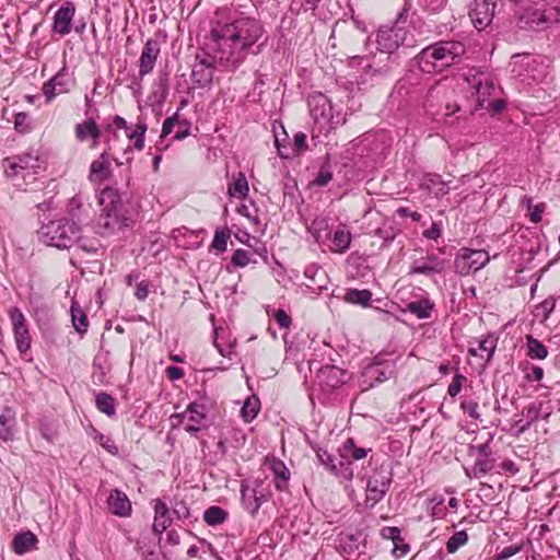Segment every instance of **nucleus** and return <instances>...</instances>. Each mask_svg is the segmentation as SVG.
I'll use <instances>...</instances> for the list:
<instances>
[{"instance_id":"nucleus-7","label":"nucleus","mask_w":560,"mask_h":560,"mask_svg":"<svg viewBox=\"0 0 560 560\" xmlns=\"http://www.w3.org/2000/svg\"><path fill=\"white\" fill-rule=\"evenodd\" d=\"M489 261L490 256L486 250L462 248L455 258L454 268L457 273L466 276L483 268Z\"/></svg>"},{"instance_id":"nucleus-47","label":"nucleus","mask_w":560,"mask_h":560,"mask_svg":"<svg viewBox=\"0 0 560 560\" xmlns=\"http://www.w3.org/2000/svg\"><path fill=\"white\" fill-rule=\"evenodd\" d=\"M230 237L229 232L217 230L211 244V247L223 253L228 247V240Z\"/></svg>"},{"instance_id":"nucleus-12","label":"nucleus","mask_w":560,"mask_h":560,"mask_svg":"<svg viewBox=\"0 0 560 560\" xmlns=\"http://www.w3.org/2000/svg\"><path fill=\"white\" fill-rule=\"evenodd\" d=\"M494 9L495 3L492 0H474L469 11L474 26L482 31L490 25L494 16Z\"/></svg>"},{"instance_id":"nucleus-20","label":"nucleus","mask_w":560,"mask_h":560,"mask_svg":"<svg viewBox=\"0 0 560 560\" xmlns=\"http://www.w3.org/2000/svg\"><path fill=\"white\" fill-rule=\"evenodd\" d=\"M205 409L206 408L203 405L192 402L183 413H176L173 416V418L179 420L188 418V420L192 423L186 424L185 430L190 434H195L200 431V427L198 425V423H200L206 418Z\"/></svg>"},{"instance_id":"nucleus-53","label":"nucleus","mask_w":560,"mask_h":560,"mask_svg":"<svg viewBox=\"0 0 560 560\" xmlns=\"http://www.w3.org/2000/svg\"><path fill=\"white\" fill-rule=\"evenodd\" d=\"M460 408L471 419L478 420L480 418V413L478 412V402L477 401H475V400H463L460 402Z\"/></svg>"},{"instance_id":"nucleus-63","label":"nucleus","mask_w":560,"mask_h":560,"mask_svg":"<svg viewBox=\"0 0 560 560\" xmlns=\"http://www.w3.org/2000/svg\"><path fill=\"white\" fill-rule=\"evenodd\" d=\"M190 132V124L187 120H179L178 121V131L175 135L176 140H183L187 136H189Z\"/></svg>"},{"instance_id":"nucleus-32","label":"nucleus","mask_w":560,"mask_h":560,"mask_svg":"<svg viewBox=\"0 0 560 560\" xmlns=\"http://www.w3.org/2000/svg\"><path fill=\"white\" fill-rule=\"evenodd\" d=\"M70 313L73 328L78 334L84 335L89 328V320L86 314L81 308L78 302H72Z\"/></svg>"},{"instance_id":"nucleus-13","label":"nucleus","mask_w":560,"mask_h":560,"mask_svg":"<svg viewBox=\"0 0 560 560\" xmlns=\"http://www.w3.org/2000/svg\"><path fill=\"white\" fill-rule=\"evenodd\" d=\"M73 85V79L66 67H62L56 75L43 85V93L48 102L57 94L68 93Z\"/></svg>"},{"instance_id":"nucleus-43","label":"nucleus","mask_w":560,"mask_h":560,"mask_svg":"<svg viewBox=\"0 0 560 560\" xmlns=\"http://www.w3.org/2000/svg\"><path fill=\"white\" fill-rule=\"evenodd\" d=\"M372 299V293L369 290L349 289L345 295V300L351 304H359L366 306Z\"/></svg>"},{"instance_id":"nucleus-55","label":"nucleus","mask_w":560,"mask_h":560,"mask_svg":"<svg viewBox=\"0 0 560 560\" xmlns=\"http://www.w3.org/2000/svg\"><path fill=\"white\" fill-rule=\"evenodd\" d=\"M521 550L522 546L520 545L506 546L500 552H498L494 560H508L509 558L518 553Z\"/></svg>"},{"instance_id":"nucleus-39","label":"nucleus","mask_w":560,"mask_h":560,"mask_svg":"<svg viewBox=\"0 0 560 560\" xmlns=\"http://www.w3.org/2000/svg\"><path fill=\"white\" fill-rule=\"evenodd\" d=\"M229 513L218 505H211L203 513V520L209 526H218L228 520Z\"/></svg>"},{"instance_id":"nucleus-8","label":"nucleus","mask_w":560,"mask_h":560,"mask_svg":"<svg viewBox=\"0 0 560 560\" xmlns=\"http://www.w3.org/2000/svg\"><path fill=\"white\" fill-rule=\"evenodd\" d=\"M9 317L12 324L16 348L21 354H24L31 349L32 342L26 318L16 306L9 310Z\"/></svg>"},{"instance_id":"nucleus-57","label":"nucleus","mask_w":560,"mask_h":560,"mask_svg":"<svg viewBox=\"0 0 560 560\" xmlns=\"http://www.w3.org/2000/svg\"><path fill=\"white\" fill-rule=\"evenodd\" d=\"M382 536L386 539L393 540L395 544L396 541H402V538L400 537V529L395 526H386L382 529Z\"/></svg>"},{"instance_id":"nucleus-42","label":"nucleus","mask_w":560,"mask_h":560,"mask_svg":"<svg viewBox=\"0 0 560 560\" xmlns=\"http://www.w3.org/2000/svg\"><path fill=\"white\" fill-rule=\"evenodd\" d=\"M527 341V354L532 359L542 360L548 355L547 348L536 338L528 335L526 336Z\"/></svg>"},{"instance_id":"nucleus-22","label":"nucleus","mask_w":560,"mask_h":560,"mask_svg":"<svg viewBox=\"0 0 560 560\" xmlns=\"http://www.w3.org/2000/svg\"><path fill=\"white\" fill-rule=\"evenodd\" d=\"M16 429V413L13 408L7 406L0 415V439L4 442L14 439Z\"/></svg>"},{"instance_id":"nucleus-59","label":"nucleus","mask_w":560,"mask_h":560,"mask_svg":"<svg viewBox=\"0 0 560 560\" xmlns=\"http://www.w3.org/2000/svg\"><path fill=\"white\" fill-rule=\"evenodd\" d=\"M178 114H174L173 116L171 117H167L164 122H163V126H162V133H161V137H166L168 136L172 130H173V127L177 124L178 125Z\"/></svg>"},{"instance_id":"nucleus-51","label":"nucleus","mask_w":560,"mask_h":560,"mask_svg":"<svg viewBox=\"0 0 560 560\" xmlns=\"http://www.w3.org/2000/svg\"><path fill=\"white\" fill-rule=\"evenodd\" d=\"M158 90L156 92L160 93L161 101H165L166 96L168 94V73L167 72H161L159 74L158 81H156Z\"/></svg>"},{"instance_id":"nucleus-19","label":"nucleus","mask_w":560,"mask_h":560,"mask_svg":"<svg viewBox=\"0 0 560 560\" xmlns=\"http://www.w3.org/2000/svg\"><path fill=\"white\" fill-rule=\"evenodd\" d=\"M109 154L104 151L90 165L89 180L92 183H103L112 177Z\"/></svg>"},{"instance_id":"nucleus-15","label":"nucleus","mask_w":560,"mask_h":560,"mask_svg":"<svg viewBox=\"0 0 560 560\" xmlns=\"http://www.w3.org/2000/svg\"><path fill=\"white\" fill-rule=\"evenodd\" d=\"M5 174L9 177L16 176L22 171H35L39 167V160L31 153H23L18 156L8 158L3 161Z\"/></svg>"},{"instance_id":"nucleus-50","label":"nucleus","mask_w":560,"mask_h":560,"mask_svg":"<svg viewBox=\"0 0 560 560\" xmlns=\"http://www.w3.org/2000/svg\"><path fill=\"white\" fill-rule=\"evenodd\" d=\"M14 128L19 132H27L31 128L30 116L26 113H18L14 119Z\"/></svg>"},{"instance_id":"nucleus-17","label":"nucleus","mask_w":560,"mask_h":560,"mask_svg":"<svg viewBox=\"0 0 560 560\" xmlns=\"http://www.w3.org/2000/svg\"><path fill=\"white\" fill-rule=\"evenodd\" d=\"M74 12L75 8L72 2H66L61 5L54 14L52 31L61 36L69 34Z\"/></svg>"},{"instance_id":"nucleus-34","label":"nucleus","mask_w":560,"mask_h":560,"mask_svg":"<svg viewBox=\"0 0 560 560\" xmlns=\"http://www.w3.org/2000/svg\"><path fill=\"white\" fill-rule=\"evenodd\" d=\"M271 470L275 475V486L279 491H284L288 487V480L290 477L289 469L281 460H272Z\"/></svg>"},{"instance_id":"nucleus-3","label":"nucleus","mask_w":560,"mask_h":560,"mask_svg":"<svg viewBox=\"0 0 560 560\" xmlns=\"http://www.w3.org/2000/svg\"><path fill=\"white\" fill-rule=\"evenodd\" d=\"M465 51V46L460 42L441 40L423 48L416 60L422 72L434 73L457 63Z\"/></svg>"},{"instance_id":"nucleus-29","label":"nucleus","mask_w":560,"mask_h":560,"mask_svg":"<svg viewBox=\"0 0 560 560\" xmlns=\"http://www.w3.org/2000/svg\"><path fill=\"white\" fill-rule=\"evenodd\" d=\"M37 537L30 530L15 535L12 546L16 555H24L32 550L37 544Z\"/></svg>"},{"instance_id":"nucleus-9","label":"nucleus","mask_w":560,"mask_h":560,"mask_svg":"<svg viewBox=\"0 0 560 560\" xmlns=\"http://www.w3.org/2000/svg\"><path fill=\"white\" fill-rule=\"evenodd\" d=\"M407 38V30L398 25L381 27L376 34L377 49L382 52L393 54Z\"/></svg>"},{"instance_id":"nucleus-10","label":"nucleus","mask_w":560,"mask_h":560,"mask_svg":"<svg viewBox=\"0 0 560 560\" xmlns=\"http://www.w3.org/2000/svg\"><path fill=\"white\" fill-rule=\"evenodd\" d=\"M347 382V372L336 365H325L316 374V383L323 392L330 393Z\"/></svg>"},{"instance_id":"nucleus-61","label":"nucleus","mask_w":560,"mask_h":560,"mask_svg":"<svg viewBox=\"0 0 560 560\" xmlns=\"http://www.w3.org/2000/svg\"><path fill=\"white\" fill-rule=\"evenodd\" d=\"M275 318L281 328H289L291 325V317L283 310H277L275 313Z\"/></svg>"},{"instance_id":"nucleus-6","label":"nucleus","mask_w":560,"mask_h":560,"mask_svg":"<svg viewBox=\"0 0 560 560\" xmlns=\"http://www.w3.org/2000/svg\"><path fill=\"white\" fill-rule=\"evenodd\" d=\"M392 479L393 472L383 466L373 471L369 477L366 485V505L373 508L376 503L383 500L389 489Z\"/></svg>"},{"instance_id":"nucleus-44","label":"nucleus","mask_w":560,"mask_h":560,"mask_svg":"<svg viewBox=\"0 0 560 560\" xmlns=\"http://www.w3.org/2000/svg\"><path fill=\"white\" fill-rule=\"evenodd\" d=\"M83 211H84V209H83V202H82L81 198L79 196L72 197L69 200L68 206H67V212L71 217L69 220L75 221V222H78V224H80L83 221V219H82Z\"/></svg>"},{"instance_id":"nucleus-28","label":"nucleus","mask_w":560,"mask_h":560,"mask_svg":"<svg viewBox=\"0 0 560 560\" xmlns=\"http://www.w3.org/2000/svg\"><path fill=\"white\" fill-rule=\"evenodd\" d=\"M539 412V407L535 405H529L528 407L523 409L521 418L515 422V427L517 428V436L526 432L529 429V427L538 420Z\"/></svg>"},{"instance_id":"nucleus-48","label":"nucleus","mask_w":560,"mask_h":560,"mask_svg":"<svg viewBox=\"0 0 560 560\" xmlns=\"http://www.w3.org/2000/svg\"><path fill=\"white\" fill-rule=\"evenodd\" d=\"M492 447H491V438L483 444L479 445H469L468 447V455L475 456L476 454H479L483 457H491L492 456Z\"/></svg>"},{"instance_id":"nucleus-33","label":"nucleus","mask_w":560,"mask_h":560,"mask_svg":"<svg viewBox=\"0 0 560 560\" xmlns=\"http://www.w3.org/2000/svg\"><path fill=\"white\" fill-rule=\"evenodd\" d=\"M210 68L211 65L205 60L196 65L191 71V78L194 82H196L201 88L210 84L212 81V71Z\"/></svg>"},{"instance_id":"nucleus-30","label":"nucleus","mask_w":560,"mask_h":560,"mask_svg":"<svg viewBox=\"0 0 560 560\" xmlns=\"http://www.w3.org/2000/svg\"><path fill=\"white\" fill-rule=\"evenodd\" d=\"M547 22L546 14L539 10L527 11L520 18L521 27L533 31L540 30Z\"/></svg>"},{"instance_id":"nucleus-62","label":"nucleus","mask_w":560,"mask_h":560,"mask_svg":"<svg viewBox=\"0 0 560 560\" xmlns=\"http://www.w3.org/2000/svg\"><path fill=\"white\" fill-rule=\"evenodd\" d=\"M307 148V144H306V135L304 132H296L294 135V151L296 153H300L304 150H306Z\"/></svg>"},{"instance_id":"nucleus-36","label":"nucleus","mask_w":560,"mask_h":560,"mask_svg":"<svg viewBox=\"0 0 560 560\" xmlns=\"http://www.w3.org/2000/svg\"><path fill=\"white\" fill-rule=\"evenodd\" d=\"M248 182L244 173L240 172L233 183L229 185L228 194L233 198L245 199L248 195Z\"/></svg>"},{"instance_id":"nucleus-46","label":"nucleus","mask_w":560,"mask_h":560,"mask_svg":"<svg viewBox=\"0 0 560 560\" xmlns=\"http://www.w3.org/2000/svg\"><path fill=\"white\" fill-rule=\"evenodd\" d=\"M231 262L236 267H245L250 262H256V260L252 259V254L248 250L238 248L234 252Z\"/></svg>"},{"instance_id":"nucleus-23","label":"nucleus","mask_w":560,"mask_h":560,"mask_svg":"<svg viewBox=\"0 0 560 560\" xmlns=\"http://www.w3.org/2000/svg\"><path fill=\"white\" fill-rule=\"evenodd\" d=\"M74 135L79 141H85L91 138L93 140L92 148H95L98 144L101 130L94 119H89L75 125Z\"/></svg>"},{"instance_id":"nucleus-18","label":"nucleus","mask_w":560,"mask_h":560,"mask_svg":"<svg viewBox=\"0 0 560 560\" xmlns=\"http://www.w3.org/2000/svg\"><path fill=\"white\" fill-rule=\"evenodd\" d=\"M308 107L315 121L329 120L332 118V106L330 101L323 93H314L308 97Z\"/></svg>"},{"instance_id":"nucleus-58","label":"nucleus","mask_w":560,"mask_h":560,"mask_svg":"<svg viewBox=\"0 0 560 560\" xmlns=\"http://www.w3.org/2000/svg\"><path fill=\"white\" fill-rule=\"evenodd\" d=\"M546 209V205L544 202L534 205L532 209H528L530 211L529 213V220L533 223H539L542 219V213Z\"/></svg>"},{"instance_id":"nucleus-38","label":"nucleus","mask_w":560,"mask_h":560,"mask_svg":"<svg viewBox=\"0 0 560 560\" xmlns=\"http://www.w3.org/2000/svg\"><path fill=\"white\" fill-rule=\"evenodd\" d=\"M434 304L429 299L410 302L407 304V311L420 319L429 318Z\"/></svg>"},{"instance_id":"nucleus-31","label":"nucleus","mask_w":560,"mask_h":560,"mask_svg":"<svg viewBox=\"0 0 560 560\" xmlns=\"http://www.w3.org/2000/svg\"><path fill=\"white\" fill-rule=\"evenodd\" d=\"M340 451V457L343 458L345 462H350L351 459L360 460L366 457L368 453L371 452V448L357 447L354 441L352 439H348Z\"/></svg>"},{"instance_id":"nucleus-21","label":"nucleus","mask_w":560,"mask_h":560,"mask_svg":"<svg viewBox=\"0 0 560 560\" xmlns=\"http://www.w3.org/2000/svg\"><path fill=\"white\" fill-rule=\"evenodd\" d=\"M108 508L114 515L126 517L131 513V503L125 492L118 489L110 491L107 499Z\"/></svg>"},{"instance_id":"nucleus-5","label":"nucleus","mask_w":560,"mask_h":560,"mask_svg":"<svg viewBox=\"0 0 560 560\" xmlns=\"http://www.w3.org/2000/svg\"><path fill=\"white\" fill-rule=\"evenodd\" d=\"M396 366L393 360H384L381 355H376L370 364H368L361 373L362 392L389 380L395 373Z\"/></svg>"},{"instance_id":"nucleus-60","label":"nucleus","mask_w":560,"mask_h":560,"mask_svg":"<svg viewBox=\"0 0 560 560\" xmlns=\"http://www.w3.org/2000/svg\"><path fill=\"white\" fill-rule=\"evenodd\" d=\"M465 380V376L460 374H456L448 386L447 393L451 397H455L462 389V383Z\"/></svg>"},{"instance_id":"nucleus-40","label":"nucleus","mask_w":560,"mask_h":560,"mask_svg":"<svg viewBox=\"0 0 560 560\" xmlns=\"http://www.w3.org/2000/svg\"><path fill=\"white\" fill-rule=\"evenodd\" d=\"M95 405L101 412L108 417H113L116 413L115 398L105 392L97 394Z\"/></svg>"},{"instance_id":"nucleus-41","label":"nucleus","mask_w":560,"mask_h":560,"mask_svg":"<svg viewBox=\"0 0 560 560\" xmlns=\"http://www.w3.org/2000/svg\"><path fill=\"white\" fill-rule=\"evenodd\" d=\"M260 410V401L257 396L247 398L241 409V416L246 422H250L256 418Z\"/></svg>"},{"instance_id":"nucleus-1","label":"nucleus","mask_w":560,"mask_h":560,"mask_svg":"<svg viewBox=\"0 0 560 560\" xmlns=\"http://www.w3.org/2000/svg\"><path fill=\"white\" fill-rule=\"evenodd\" d=\"M262 35V25L252 18H242L218 25L211 30L213 58L236 69Z\"/></svg>"},{"instance_id":"nucleus-14","label":"nucleus","mask_w":560,"mask_h":560,"mask_svg":"<svg viewBox=\"0 0 560 560\" xmlns=\"http://www.w3.org/2000/svg\"><path fill=\"white\" fill-rule=\"evenodd\" d=\"M447 264V260L440 258L438 254L428 253L424 259H417L412 262L408 275L422 273L430 276L432 273H441Z\"/></svg>"},{"instance_id":"nucleus-35","label":"nucleus","mask_w":560,"mask_h":560,"mask_svg":"<svg viewBox=\"0 0 560 560\" xmlns=\"http://www.w3.org/2000/svg\"><path fill=\"white\" fill-rule=\"evenodd\" d=\"M494 468V459L491 457H483L476 459L471 468L465 469L467 477L479 478L487 475Z\"/></svg>"},{"instance_id":"nucleus-26","label":"nucleus","mask_w":560,"mask_h":560,"mask_svg":"<svg viewBox=\"0 0 560 560\" xmlns=\"http://www.w3.org/2000/svg\"><path fill=\"white\" fill-rule=\"evenodd\" d=\"M352 235L346 225H339L331 236V250L343 254L350 248Z\"/></svg>"},{"instance_id":"nucleus-64","label":"nucleus","mask_w":560,"mask_h":560,"mask_svg":"<svg viewBox=\"0 0 560 560\" xmlns=\"http://www.w3.org/2000/svg\"><path fill=\"white\" fill-rule=\"evenodd\" d=\"M173 514L178 518V520H184V518H188L190 516V512H189V509L186 506L185 503H178L175 505V508L173 509Z\"/></svg>"},{"instance_id":"nucleus-4","label":"nucleus","mask_w":560,"mask_h":560,"mask_svg":"<svg viewBox=\"0 0 560 560\" xmlns=\"http://www.w3.org/2000/svg\"><path fill=\"white\" fill-rule=\"evenodd\" d=\"M81 226L68 218H60L44 223L37 231L38 238L47 246L68 249L79 240Z\"/></svg>"},{"instance_id":"nucleus-24","label":"nucleus","mask_w":560,"mask_h":560,"mask_svg":"<svg viewBox=\"0 0 560 560\" xmlns=\"http://www.w3.org/2000/svg\"><path fill=\"white\" fill-rule=\"evenodd\" d=\"M362 542L361 533L341 534L338 539V550L343 556L351 557L359 551Z\"/></svg>"},{"instance_id":"nucleus-54","label":"nucleus","mask_w":560,"mask_h":560,"mask_svg":"<svg viewBox=\"0 0 560 560\" xmlns=\"http://www.w3.org/2000/svg\"><path fill=\"white\" fill-rule=\"evenodd\" d=\"M332 179V173L325 166H322L313 184L318 187L326 186Z\"/></svg>"},{"instance_id":"nucleus-37","label":"nucleus","mask_w":560,"mask_h":560,"mask_svg":"<svg viewBox=\"0 0 560 560\" xmlns=\"http://www.w3.org/2000/svg\"><path fill=\"white\" fill-rule=\"evenodd\" d=\"M148 130V125L143 120H139L135 126L130 127L129 130H126V137L129 140H133V148L137 150H142L144 147V135Z\"/></svg>"},{"instance_id":"nucleus-25","label":"nucleus","mask_w":560,"mask_h":560,"mask_svg":"<svg viewBox=\"0 0 560 560\" xmlns=\"http://www.w3.org/2000/svg\"><path fill=\"white\" fill-rule=\"evenodd\" d=\"M154 511H155V516H154L152 529L156 535L161 536L163 534V532L166 530V528L171 524V520L168 518L170 510L165 502H163L161 500H156L155 505H154Z\"/></svg>"},{"instance_id":"nucleus-45","label":"nucleus","mask_w":560,"mask_h":560,"mask_svg":"<svg viewBox=\"0 0 560 560\" xmlns=\"http://www.w3.org/2000/svg\"><path fill=\"white\" fill-rule=\"evenodd\" d=\"M468 540L467 533L465 530L456 532L446 542V550L448 553L456 552Z\"/></svg>"},{"instance_id":"nucleus-11","label":"nucleus","mask_w":560,"mask_h":560,"mask_svg":"<svg viewBox=\"0 0 560 560\" xmlns=\"http://www.w3.org/2000/svg\"><path fill=\"white\" fill-rule=\"evenodd\" d=\"M315 453L319 463L325 466L330 474L345 480H351L353 478V470L349 460L345 462L343 458H341L337 464L335 456L322 447L315 448Z\"/></svg>"},{"instance_id":"nucleus-2","label":"nucleus","mask_w":560,"mask_h":560,"mask_svg":"<svg viewBox=\"0 0 560 560\" xmlns=\"http://www.w3.org/2000/svg\"><path fill=\"white\" fill-rule=\"evenodd\" d=\"M102 213L97 219L95 232L101 236H110L136 222V213L132 206L124 201L119 191L113 187H106L100 196Z\"/></svg>"},{"instance_id":"nucleus-16","label":"nucleus","mask_w":560,"mask_h":560,"mask_svg":"<svg viewBox=\"0 0 560 560\" xmlns=\"http://www.w3.org/2000/svg\"><path fill=\"white\" fill-rule=\"evenodd\" d=\"M160 52L161 48L156 39L150 38L145 42L139 59V75L141 78L153 71Z\"/></svg>"},{"instance_id":"nucleus-27","label":"nucleus","mask_w":560,"mask_h":560,"mask_svg":"<svg viewBox=\"0 0 560 560\" xmlns=\"http://www.w3.org/2000/svg\"><path fill=\"white\" fill-rule=\"evenodd\" d=\"M474 85L477 94V102L479 107H486V102L491 95L494 89V84L489 78L485 77L483 73H479V77H474Z\"/></svg>"},{"instance_id":"nucleus-56","label":"nucleus","mask_w":560,"mask_h":560,"mask_svg":"<svg viewBox=\"0 0 560 560\" xmlns=\"http://www.w3.org/2000/svg\"><path fill=\"white\" fill-rule=\"evenodd\" d=\"M242 495H243V501L245 503V506L249 511V513L252 515L257 513V511L259 510V508L261 505V500L259 498H257L255 494H254L253 500H247L246 490H244V489L242 490Z\"/></svg>"},{"instance_id":"nucleus-52","label":"nucleus","mask_w":560,"mask_h":560,"mask_svg":"<svg viewBox=\"0 0 560 560\" xmlns=\"http://www.w3.org/2000/svg\"><path fill=\"white\" fill-rule=\"evenodd\" d=\"M495 347H497V341L491 336H488L487 338L482 339L479 342V350L482 352H487V361H489L492 358Z\"/></svg>"},{"instance_id":"nucleus-49","label":"nucleus","mask_w":560,"mask_h":560,"mask_svg":"<svg viewBox=\"0 0 560 560\" xmlns=\"http://www.w3.org/2000/svg\"><path fill=\"white\" fill-rule=\"evenodd\" d=\"M93 439L100 443L108 453L116 455L118 453L117 446L114 444L109 436L94 430Z\"/></svg>"}]
</instances>
